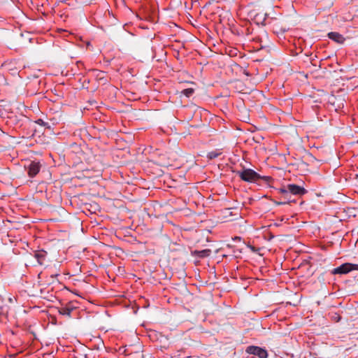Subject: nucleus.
<instances>
[{
  "mask_svg": "<svg viewBox=\"0 0 358 358\" xmlns=\"http://www.w3.org/2000/svg\"><path fill=\"white\" fill-rule=\"evenodd\" d=\"M278 191L282 194L284 201L276 202L277 205L286 204L294 201L291 199V194L301 196L307 192L303 187L294 184L287 185L286 187L278 189Z\"/></svg>",
  "mask_w": 358,
  "mask_h": 358,
  "instance_id": "1",
  "label": "nucleus"
},
{
  "mask_svg": "<svg viewBox=\"0 0 358 358\" xmlns=\"http://www.w3.org/2000/svg\"><path fill=\"white\" fill-rule=\"evenodd\" d=\"M237 175L244 181L249 182H257L261 176L255 171L250 169L238 171Z\"/></svg>",
  "mask_w": 358,
  "mask_h": 358,
  "instance_id": "2",
  "label": "nucleus"
},
{
  "mask_svg": "<svg viewBox=\"0 0 358 358\" xmlns=\"http://www.w3.org/2000/svg\"><path fill=\"white\" fill-rule=\"evenodd\" d=\"M358 271V264H353L350 263H345L340 266L335 268L332 271L333 274H346L351 271Z\"/></svg>",
  "mask_w": 358,
  "mask_h": 358,
  "instance_id": "3",
  "label": "nucleus"
},
{
  "mask_svg": "<svg viewBox=\"0 0 358 358\" xmlns=\"http://www.w3.org/2000/svg\"><path fill=\"white\" fill-rule=\"evenodd\" d=\"M246 352L256 355L259 358H266L268 357V352L265 349L254 345L248 346Z\"/></svg>",
  "mask_w": 358,
  "mask_h": 358,
  "instance_id": "4",
  "label": "nucleus"
},
{
  "mask_svg": "<svg viewBox=\"0 0 358 358\" xmlns=\"http://www.w3.org/2000/svg\"><path fill=\"white\" fill-rule=\"evenodd\" d=\"M41 169V164L38 162H31L27 166L28 175L31 178L36 176L39 172Z\"/></svg>",
  "mask_w": 358,
  "mask_h": 358,
  "instance_id": "5",
  "label": "nucleus"
},
{
  "mask_svg": "<svg viewBox=\"0 0 358 358\" xmlns=\"http://www.w3.org/2000/svg\"><path fill=\"white\" fill-rule=\"evenodd\" d=\"M328 36L330 39L334 41L335 42L342 44L345 42V38L343 36V35L340 34L338 32H330L328 34Z\"/></svg>",
  "mask_w": 358,
  "mask_h": 358,
  "instance_id": "6",
  "label": "nucleus"
},
{
  "mask_svg": "<svg viewBox=\"0 0 358 358\" xmlns=\"http://www.w3.org/2000/svg\"><path fill=\"white\" fill-rule=\"evenodd\" d=\"M47 252L44 250H38L35 252L34 257L39 264L42 265L46 257Z\"/></svg>",
  "mask_w": 358,
  "mask_h": 358,
  "instance_id": "7",
  "label": "nucleus"
},
{
  "mask_svg": "<svg viewBox=\"0 0 358 358\" xmlns=\"http://www.w3.org/2000/svg\"><path fill=\"white\" fill-rule=\"evenodd\" d=\"M194 254L199 257L203 258L210 256V255L211 254V250L210 249L195 250Z\"/></svg>",
  "mask_w": 358,
  "mask_h": 358,
  "instance_id": "8",
  "label": "nucleus"
},
{
  "mask_svg": "<svg viewBox=\"0 0 358 358\" xmlns=\"http://www.w3.org/2000/svg\"><path fill=\"white\" fill-rule=\"evenodd\" d=\"M73 308L69 307H62L59 309V313L61 315H66L68 317L71 316V313L72 311Z\"/></svg>",
  "mask_w": 358,
  "mask_h": 358,
  "instance_id": "9",
  "label": "nucleus"
},
{
  "mask_svg": "<svg viewBox=\"0 0 358 358\" xmlns=\"http://www.w3.org/2000/svg\"><path fill=\"white\" fill-rule=\"evenodd\" d=\"M221 154H222V152L219 150H213V151H211L208 153L207 157L209 159H215V158L219 157Z\"/></svg>",
  "mask_w": 358,
  "mask_h": 358,
  "instance_id": "10",
  "label": "nucleus"
},
{
  "mask_svg": "<svg viewBox=\"0 0 358 358\" xmlns=\"http://www.w3.org/2000/svg\"><path fill=\"white\" fill-rule=\"evenodd\" d=\"M194 92V90L193 88H187L185 89L181 92V94L185 95L187 97L191 96Z\"/></svg>",
  "mask_w": 358,
  "mask_h": 358,
  "instance_id": "11",
  "label": "nucleus"
},
{
  "mask_svg": "<svg viewBox=\"0 0 358 358\" xmlns=\"http://www.w3.org/2000/svg\"><path fill=\"white\" fill-rule=\"evenodd\" d=\"M59 274H51L50 275V278L52 279V281L49 282V283H52L54 282L55 279L56 278L57 276H58Z\"/></svg>",
  "mask_w": 358,
  "mask_h": 358,
  "instance_id": "12",
  "label": "nucleus"
},
{
  "mask_svg": "<svg viewBox=\"0 0 358 358\" xmlns=\"http://www.w3.org/2000/svg\"><path fill=\"white\" fill-rule=\"evenodd\" d=\"M36 123H37L38 124H40V125H45V122H44L43 120H41V119H38V120L36 121Z\"/></svg>",
  "mask_w": 358,
  "mask_h": 358,
  "instance_id": "13",
  "label": "nucleus"
},
{
  "mask_svg": "<svg viewBox=\"0 0 358 358\" xmlns=\"http://www.w3.org/2000/svg\"><path fill=\"white\" fill-rule=\"evenodd\" d=\"M262 178L266 181H268L271 179V177L269 176H264Z\"/></svg>",
  "mask_w": 358,
  "mask_h": 358,
  "instance_id": "14",
  "label": "nucleus"
},
{
  "mask_svg": "<svg viewBox=\"0 0 358 358\" xmlns=\"http://www.w3.org/2000/svg\"><path fill=\"white\" fill-rule=\"evenodd\" d=\"M10 64H7V63H5L3 65V67L6 68V69H8V65H9Z\"/></svg>",
  "mask_w": 358,
  "mask_h": 358,
  "instance_id": "15",
  "label": "nucleus"
},
{
  "mask_svg": "<svg viewBox=\"0 0 358 358\" xmlns=\"http://www.w3.org/2000/svg\"><path fill=\"white\" fill-rule=\"evenodd\" d=\"M234 239H235V240H238V241H240V240H241V238H240V237H238V236H236V237H235V238H234Z\"/></svg>",
  "mask_w": 358,
  "mask_h": 358,
  "instance_id": "16",
  "label": "nucleus"
},
{
  "mask_svg": "<svg viewBox=\"0 0 358 358\" xmlns=\"http://www.w3.org/2000/svg\"><path fill=\"white\" fill-rule=\"evenodd\" d=\"M252 358H255V357H252Z\"/></svg>",
  "mask_w": 358,
  "mask_h": 358,
  "instance_id": "17",
  "label": "nucleus"
}]
</instances>
